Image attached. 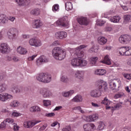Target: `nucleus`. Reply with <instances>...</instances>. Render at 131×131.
<instances>
[{
    "mask_svg": "<svg viewBox=\"0 0 131 131\" xmlns=\"http://www.w3.org/2000/svg\"><path fill=\"white\" fill-rule=\"evenodd\" d=\"M7 35L9 39H16L19 36V31L16 28H12L9 30Z\"/></svg>",
    "mask_w": 131,
    "mask_h": 131,
    "instance_id": "423d86ee",
    "label": "nucleus"
},
{
    "mask_svg": "<svg viewBox=\"0 0 131 131\" xmlns=\"http://www.w3.org/2000/svg\"><path fill=\"white\" fill-rule=\"evenodd\" d=\"M8 21H9V20L11 22H14V21H15V19H16V18L14 17L10 16V17H8Z\"/></svg>",
    "mask_w": 131,
    "mask_h": 131,
    "instance_id": "338daca9",
    "label": "nucleus"
},
{
    "mask_svg": "<svg viewBox=\"0 0 131 131\" xmlns=\"http://www.w3.org/2000/svg\"><path fill=\"white\" fill-rule=\"evenodd\" d=\"M73 7L72 6V3L70 2H67L66 3V10L67 11H70L73 9Z\"/></svg>",
    "mask_w": 131,
    "mask_h": 131,
    "instance_id": "c9c22d12",
    "label": "nucleus"
},
{
    "mask_svg": "<svg viewBox=\"0 0 131 131\" xmlns=\"http://www.w3.org/2000/svg\"><path fill=\"white\" fill-rule=\"evenodd\" d=\"M105 23H106V21L105 20H99L97 22V25H99V26H103Z\"/></svg>",
    "mask_w": 131,
    "mask_h": 131,
    "instance_id": "603ef678",
    "label": "nucleus"
},
{
    "mask_svg": "<svg viewBox=\"0 0 131 131\" xmlns=\"http://www.w3.org/2000/svg\"><path fill=\"white\" fill-rule=\"evenodd\" d=\"M16 3L18 4L19 6H24V5H28V4L30 3V1H24V0H14Z\"/></svg>",
    "mask_w": 131,
    "mask_h": 131,
    "instance_id": "f704fd0d",
    "label": "nucleus"
},
{
    "mask_svg": "<svg viewBox=\"0 0 131 131\" xmlns=\"http://www.w3.org/2000/svg\"><path fill=\"white\" fill-rule=\"evenodd\" d=\"M124 95V94L122 92L117 93L115 94V95L114 96V98L115 99H119V98H122V97H123Z\"/></svg>",
    "mask_w": 131,
    "mask_h": 131,
    "instance_id": "a18cd8bd",
    "label": "nucleus"
},
{
    "mask_svg": "<svg viewBox=\"0 0 131 131\" xmlns=\"http://www.w3.org/2000/svg\"><path fill=\"white\" fill-rule=\"evenodd\" d=\"M74 94V91L73 90H70V91L68 92H65L63 94V97H68L70 96H72Z\"/></svg>",
    "mask_w": 131,
    "mask_h": 131,
    "instance_id": "58836bf2",
    "label": "nucleus"
},
{
    "mask_svg": "<svg viewBox=\"0 0 131 131\" xmlns=\"http://www.w3.org/2000/svg\"><path fill=\"white\" fill-rule=\"evenodd\" d=\"M77 21L81 25H88L89 20L88 18L84 17H80L77 19Z\"/></svg>",
    "mask_w": 131,
    "mask_h": 131,
    "instance_id": "412c9836",
    "label": "nucleus"
},
{
    "mask_svg": "<svg viewBox=\"0 0 131 131\" xmlns=\"http://www.w3.org/2000/svg\"><path fill=\"white\" fill-rule=\"evenodd\" d=\"M113 29L111 27H106L104 29V31L107 32H110V31H112Z\"/></svg>",
    "mask_w": 131,
    "mask_h": 131,
    "instance_id": "13d9d810",
    "label": "nucleus"
},
{
    "mask_svg": "<svg viewBox=\"0 0 131 131\" xmlns=\"http://www.w3.org/2000/svg\"><path fill=\"white\" fill-rule=\"evenodd\" d=\"M57 124H58V127H60V124L57 121L53 122L51 124V126H52V127H54V126H56V125H57Z\"/></svg>",
    "mask_w": 131,
    "mask_h": 131,
    "instance_id": "680f3d73",
    "label": "nucleus"
},
{
    "mask_svg": "<svg viewBox=\"0 0 131 131\" xmlns=\"http://www.w3.org/2000/svg\"><path fill=\"white\" fill-rule=\"evenodd\" d=\"M95 74L97 75H104L106 74V70L104 69H97L95 71Z\"/></svg>",
    "mask_w": 131,
    "mask_h": 131,
    "instance_id": "2f4dec72",
    "label": "nucleus"
},
{
    "mask_svg": "<svg viewBox=\"0 0 131 131\" xmlns=\"http://www.w3.org/2000/svg\"><path fill=\"white\" fill-rule=\"evenodd\" d=\"M98 40L99 44L103 46L107 42V38H105V37H99Z\"/></svg>",
    "mask_w": 131,
    "mask_h": 131,
    "instance_id": "72a5a7b5",
    "label": "nucleus"
},
{
    "mask_svg": "<svg viewBox=\"0 0 131 131\" xmlns=\"http://www.w3.org/2000/svg\"><path fill=\"white\" fill-rule=\"evenodd\" d=\"M13 99V96L9 93L0 94V101L1 102H6L8 100Z\"/></svg>",
    "mask_w": 131,
    "mask_h": 131,
    "instance_id": "ddd939ff",
    "label": "nucleus"
},
{
    "mask_svg": "<svg viewBox=\"0 0 131 131\" xmlns=\"http://www.w3.org/2000/svg\"><path fill=\"white\" fill-rule=\"evenodd\" d=\"M46 116H47V117H54V116H55V113H48L46 114Z\"/></svg>",
    "mask_w": 131,
    "mask_h": 131,
    "instance_id": "052dcab7",
    "label": "nucleus"
},
{
    "mask_svg": "<svg viewBox=\"0 0 131 131\" xmlns=\"http://www.w3.org/2000/svg\"><path fill=\"white\" fill-rule=\"evenodd\" d=\"M12 116H14V117H18V116H21V114L14 112L12 113Z\"/></svg>",
    "mask_w": 131,
    "mask_h": 131,
    "instance_id": "5fc2aeb1",
    "label": "nucleus"
},
{
    "mask_svg": "<svg viewBox=\"0 0 131 131\" xmlns=\"http://www.w3.org/2000/svg\"><path fill=\"white\" fill-rule=\"evenodd\" d=\"M30 46L35 47V48H38L41 46V41L35 38H32L29 40Z\"/></svg>",
    "mask_w": 131,
    "mask_h": 131,
    "instance_id": "1a4fd4ad",
    "label": "nucleus"
},
{
    "mask_svg": "<svg viewBox=\"0 0 131 131\" xmlns=\"http://www.w3.org/2000/svg\"><path fill=\"white\" fill-rule=\"evenodd\" d=\"M72 101L76 103H80L82 102V97L81 95H77L72 99Z\"/></svg>",
    "mask_w": 131,
    "mask_h": 131,
    "instance_id": "c756f323",
    "label": "nucleus"
},
{
    "mask_svg": "<svg viewBox=\"0 0 131 131\" xmlns=\"http://www.w3.org/2000/svg\"><path fill=\"white\" fill-rule=\"evenodd\" d=\"M105 127V124L104 122L100 121L99 122L97 130H103Z\"/></svg>",
    "mask_w": 131,
    "mask_h": 131,
    "instance_id": "4c0bfd02",
    "label": "nucleus"
},
{
    "mask_svg": "<svg viewBox=\"0 0 131 131\" xmlns=\"http://www.w3.org/2000/svg\"><path fill=\"white\" fill-rule=\"evenodd\" d=\"M101 62L103 63V64H106V65H111V60L109 58V55H106L104 57L103 60L101 61Z\"/></svg>",
    "mask_w": 131,
    "mask_h": 131,
    "instance_id": "bb28decb",
    "label": "nucleus"
},
{
    "mask_svg": "<svg viewBox=\"0 0 131 131\" xmlns=\"http://www.w3.org/2000/svg\"><path fill=\"white\" fill-rule=\"evenodd\" d=\"M123 76L124 78H126V79H128V80L131 79V74L125 73L123 74Z\"/></svg>",
    "mask_w": 131,
    "mask_h": 131,
    "instance_id": "de8ad7c7",
    "label": "nucleus"
},
{
    "mask_svg": "<svg viewBox=\"0 0 131 131\" xmlns=\"http://www.w3.org/2000/svg\"><path fill=\"white\" fill-rule=\"evenodd\" d=\"M40 121L33 120V121H27L24 123V126L26 128H32L34 125L39 123Z\"/></svg>",
    "mask_w": 131,
    "mask_h": 131,
    "instance_id": "9b49d317",
    "label": "nucleus"
},
{
    "mask_svg": "<svg viewBox=\"0 0 131 131\" xmlns=\"http://www.w3.org/2000/svg\"><path fill=\"white\" fill-rule=\"evenodd\" d=\"M17 53L20 55H26L28 53L27 49L22 47H18L16 50Z\"/></svg>",
    "mask_w": 131,
    "mask_h": 131,
    "instance_id": "5701e85b",
    "label": "nucleus"
},
{
    "mask_svg": "<svg viewBox=\"0 0 131 131\" xmlns=\"http://www.w3.org/2000/svg\"><path fill=\"white\" fill-rule=\"evenodd\" d=\"M31 14L33 15V16H38L39 15H40V9H39V8L33 9L31 11Z\"/></svg>",
    "mask_w": 131,
    "mask_h": 131,
    "instance_id": "473e14b6",
    "label": "nucleus"
},
{
    "mask_svg": "<svg viewBox=\"0 0 131 131\" xmlns=\"http://www.w3.org/2000/svg\"><path fill=\"white\" fill-rule=\"evenodd\" d=\"M84 131H93L96 129V126L93 123L85 124L83 125Z\"/></svg>",
    "mask_w": 131,
    "mask_h": 131,
    "instance_id": "dca6fc26",
    "label": "nucleus"
},
{
    "mask_svg": "<svg viewBox=\"0 0 131 131\" xmlns=\"http://www.w3.org/2000/svg\"><path fill=\"white\" fill-rule=\"evenodd\" d=\"M60 80L62 82H64L65 83H67L68 81H69V79L66 76H62L60 77Z\"/></svg>",
    "mask_w": 131,
    "mask_h": 131,
    "instance_id": "37998d69",
    "label": "nucleus"
},
{
    "mask_svg": "<svg viewBox=\"0 0 131 131\" xmlns=\"http://www.w3.org/2000/svg\"><path fill=\"white\" fill-rule=\"evenodd\" d=\"M49 62V59L45 56H41L36 60V64L38 66L41 65L42 63H47Z\"/></svg>",
    "mask_w": 131,
    "mask_h": 131,
    "instance_id": "a211bd4d",
    "label": "nucleus"
},
{
    "mask_svg": "<svg viewBox=\"0 0 131 131\" xmlns=\"http://www.w3.org/2000/svg\"><path fill=\"white\" fill-rule=\"evenodd\" d=\"M71 130V127L70 126H67L62 128V131H70Z\"/></svg>",
    "mask_w": 131,
    "mask_h": 131,
    "instance_id": "6e6d98bb",
    "label": "nucleus"
},
{
    "mask_svg": "<svg viewBox=\"0 0 131 131\" xmlns=\"http://www.w3.org/2000/svg\"><path fill=\"white\" fill-rule=\"evenodd\" d=\"M58 10H59V5H54L52 7V11H53V12H57Z\"/></svg>",
    "mask_w": 131,
    "mask_h": 131,
    "instance_id": "09e8293b",
    "label": "nucleus"
},
{
    "mask_svg": "<svg viewBox=\"0 0 131 131\" xmlns=\"http://www.w3.org/2000/svg\"><path fill=\"white\" fill-rule=\"evenodd\" d=\"M36 79L38 81L41 82L49 83V82H51V80H52V76H51V75L41 73L40 74L37 75Z\"/></svg>",
    "mask_w": 131,
    "mask_h": 131,
    "instance_id": "20e7f679",
    "label": "nucleus"
},
{
    "mask_svg": "<svg viewBox=\"0 0 131 131\" xmlns=\"http://www.w3.org/2000/svg\"><path fill=\"white\" fill-rule=\"evenodd\" d=\"M54 26H59V27H68L69 21L68 16H63L58 19L54 24Z\"/></svg>",
    "mask_w": 131,
    "mask_h": 131,
    "instance_id": "39448f33",
    "label": "nucleus"
},
{
    "mask_svg": "<svg viewBox=\"0 0 131 131\" xmlns=\"http://www.w3.org/2000/svg\"><path fill=\"white\" fill-rule=\"evenodd\" d=\"M55 36L58 39H64L67 37V33L65 31H58L55 33Z\"/></svg>",
    "mask_w": 131,
    "mask_h": 131,
    "instance_id": "4468645a",
    "label": "nucleus"
},
{
    "mask_svg": "<svg viewBox=\"0 0 131 131\" xmlns=\"http://www.w3.org/2000/svg\"><path fill=\"white\" fill-rule=\"evenodd\" d=\"M43 24L42 22L40 21V19H35L33 23L32 27L33 28H40Z\"/></svg>",
    "mask_w": 131,
    "mask_h": 131,
    "instance_id": "aec40b11",
    "label": "nucleus"
},
{
    "mask_svg": "<svg viewBox=\"0 0 131 131\" xmlns=\"http://www.w3.org/2000/svg\"><path fill=\"white\" fill-rule=\"evenodd\" d=\"M98 51H99V48L95 46H93L90 50L89 52L90 53H97Z\"/></svg>",
    "mask_w": 131,
    "mask_h": 131,
    "instance_id": "79ce46f5",
    "label": "nucleus"
},
{
    "mask_svg": "<svg viewBox=\"0 0 131 131\" xmlns=\"http://www.w3.org/2000/svg\"><path fill=\"white\" fill-rule=\"evenodd\" d=\"M12 60L14 61V62H18L19 61H20V59H19V58H18L17 57H12Z\"/></svg>",
    "mask_w": 131,
    "mask_h": 131,
    "instance_id": "0e129e2a",
    "label": "nucleus"
},
{
    "mask_svg": "<svg viewBox=\"0 0 131 131\" xmlns=\"http://www.w3.org/2000/svg\"><path fill=\"white\" fill-rule=\"evenodd\" d=\"M11 49L7 43H2L0 45V52L2 54H8Z\"/></svg>",
    "mask_w": 131,
    "mask_h": 131,
    "instance_id": "f8f14e48",
    "label": "nucleus"
},
{
    "mask_svg": "<svg viewBox=\"0 0 131 131\" xmlns=\"http://www.w3.org/2000/svg\"><path fill=\"white\" fill-rule=\"evenodd\" d=\"M36 57H37V54L33 55L32 56L29 57L28 60V61H33V60H34V58H36Z\"/></svg>",
    "mask_w": 131,
    "mask_h": 131,
    "instance_id": "3c124183",
    "label": "nucleus"
},
{
    "mask_svg": "<svg viewBox=\"0 0 131 131\" xmlns=\"http://www.w3.org/2000/svg\"><path fill=\"white\" fill-rule=\"evenodd\" d=\"M75 77L79 79L81 81H83L84 78V72L83 71H77L75 72Z\"/></svg>",
    "mask_w": 131,
    "mask_h": 131,
    "instance_id": "2eb2a0df",
    "label": "nucleus"
},
{
    "mask_svg": "<svg viewBox=\"0 0 131 131\" xmlns=\"http://www.w3.org/2000/svg\"><path fill=\"white\" fill-rule=\"evenodd\" d=\"M105 50H107L108 51H110V50H111V47L109 46L103 47L102 48V51H105Z\"/></svg>",
    "mask_w": 131,
    "mask_h": 131,
    "instance_id": "774afa93",
    "label": "nucleus"
},
{
    "mask_svg": "<svg viewBox=\"0 0 131 131\" xmlns=\"http://www.w3.org/2000/svg\"><path fill=\"white\" fill-rule=\"evenodd\" d=\"M29 111L34 113L35 112H40V107L36 105L30 107Z\"/></svg>",
    "mask_w": 131,
    "mask_h": 131,
    "instance_id": "cd10ccee",
    "label": "nucleus"
},
{
    "mask_svg": "<svg viewBox=\"0 0 131 131\" xmlns=\"http://www.w3.org/2000/svg\"><path fill=\"white\" fill-rule=\"evenodd\" d=\"M19 105L20 102L17 100H13L10 104L11 107H18Z\"/></svg>",
    "mask_w": 131,
    "mask_h": 131,
    "instance_id": "ea45409f",
    "label": "nucleus"
},
{
    "mask_svg": "<svg viewBox=\"0 0 131 131\" xmlns=\"http://www.w3.org/2000/svg\"><path fill=\"white\" fill-rule=\"evenodd\" d=\"M43 103L44 106H46V107L51 105V101L50 100H43Z\"/></svg>",
    "mask_w": 131,
    "mask_h": 131,
    "instance_id": "8fccbe9b",
    "label": "nucleus"
},
{
    "mask_svg": "<svg viewBox=\"0 0 131 131\" xmlns=\"http://www.w3.org/2000/svg\"><path fill=\"white\" fill-rule=\"evenodd\" d=\"M8 86L7 84L3 83L0 84V93H4V92H6L7 91V88Z\"/></svg>",
    "mask_w": 131,
    "mask_h": 131,
    "instance_id": "e433bc0d",
    "label": "nucleus"
},
{
    "mask_svg": "<svg viewBox=\"0 0 131 131\" xmlns=\"http://www.w3.org/2000/svg\"><path fill=\"white\" fill-rule=\"evenodd\" d=\"M13 124H14L13 125L14 130L15 131L19 130V128H20V127H19L18 125H17V124L13 123Z\"/></svg>",
    "mask_w": 131,
    "mask_h": 131,
    "instance_id": "4d7b16f0",
    "label": "nucleus"
},
{
    "mask_svg": "<svg viewBox=\"0 0 131 131\" xmlns=\"http://www.w3.org/2000/svg\"><path fill=\"white\" fill-rule=\"evenodd\" d=\"M14 119L11 118L6 119L3 122L1 123L0 125V128H4L6 127V125L9 123V124H13L14 123Z\"/></svg>",
    "mask_w": 131,
    "mask_h": 131,
    "instance_id": "f3484780",
    "label": "nucleus"
},
{
    "mask_svg": "<svg viewBox=\"0 0 131 131\" xmlns=\"http://www.w3.org/2000/svg\"><path fill=\"white\" fill-rule=\"evenodd\" d=\"M121 86V81L120 79L113 80L110 82V88L112 90H115L117 88L119 89Z\"/></svg>",
    "mask_w": 131,
    "mask_h": 131,
    "instance_id": "6e6552de",
    "label": "nucleus"
},
{
    "mask_svg": "<svg viewBox=\"0 0 131 131\" xmlns=\"http://www.w3.org/2000/svg\"><path fill=\"white\" fill-rule=\"evenodd\" d=\"M60 43H59L58 40L54 41L51 45L52 47H57V46H59Z\"/></svg>",
    "mask_w": 131,
    "mask_h": 131,
    "instance_id": "864d4df0",
    "label": "nucleus"
},
{
    "mask_svg": "<svg viewBox=\"0 0 131 131\" xmlns=\"http://www.w3.org/2000/svg\"><path fill=\"white\" fill-rule=\"evenodd\" d=\"M97 83L99 89H95L90 92V96L92 98H100L102 96L101 91H105L107 89V82L103 80H99Z\"/></svg>",
    "mask_w": 131,
    "mask_h": 131,
    "instance_id": "f03ea898",
    "label": "nucleus"
},
{
    "mask_svg": "<svg viewBox=\"0 0 131 131\" xmlns=\"http://www.w3.org/2000/svg\"><path fill=\"white\" fill-rule=\"evenodd\" d=\"M22 37H23V38H24V39H27V38H30V35H29L28 34H23Z\"/></svg>",
    "mask_w": 131,
    "mask_h": 131,
    "instance_id": "e2e57ef3",
    "label": "nucleus"
},
{
    "mask_svg": "<svg viewBox=\"0 0 131 131\" xmlns=\"http://www.w3.org/2000/svg\"><path fill=\"white\" fill-rule=\"evenodd\" d=\"M126 56H131V47L126 46Z\"/></svg>",
    "mask_w": 131,
    "mask_h": 131,
    "instance_id": "c03bdc74",
    "label": "nucleus"
},
{
    "mask_svg": "<svg viewBox=\"0 0 131 131\" xmlns=\"http://www.w3.org/2000/svg\"><path fill=\"white\" fill-rule=\"evenodd\" d=\"M120 20H121V17L119 15H115L110 18V21L113 23H119Z\"/></svg>",
    "mask_w": 131,
    "mask_h": 131,
    "instance_id": "4be33fe9",
    "label": "nucleus"
},
{
    "mask_svg": "<svg viewBox=\"0 0 131 131\" xmlns=\"http://www.w3.org/2000/svg\"><path fill=\"white\" fill-rule=\"evenodd\" d=\"M21 91H22V88H21V87H12V91L13 93L17 94V93H20Z\"/></svg>",
    "mask_w": 131,
    "mask_h": 131,
    "instance_id": "a19ab883",
    "label": "nucleus"
},
{
    "mask_svg": "<svg viewBox=\"0 0 131 131\" xmlns=\"http://www.w3.org/2000/svg\"><path fill=\"white\" fill-rule=\"evenodd\" d=\"M39 93L42 95L43 98H50V97H52L53 95L52 92L47 88L40 89L39 90Z\"/></svg>",
    "mask_w": 131,
    "mask_h": 131,
    "instance_id": "9d476101",
    "label": "nucleus"
},
{
    "mask_svg": "<svg viewBox=\"0 0 131 131\" xmlns=\"http://www.w3.org/2000/svg\"><path fill=\"white\" fill-rule=\"evenodd\" d=\"M99 58L98 57H92L90 58V64L91 66H96V64H97V62L98 61V59Z\"/></svg>",
    "mask_w": 131,
    "mask_h": 131,
    "instance_id": "c85d7f7f",
    "label": "nucleus"
},
{
    "mask_svg": "<svg viewBox=\"0 0 131 131\" xmlns=\"http://www.w3.org/2000/svg\"><path fill=\"white\" fill-rule=\"evenodd\" d=\"M131 40V35L128 34L122 35L119 38V41L121 43H123L124 45H127L129 43Z\"/></svg>",
    "mask_w": 131,
    "mask_h": 131,
    "instance_id": "0eeeda50",
    "label": "nucleus"
},
{
    "mask_svg": "<svg viewBox=\"0 0 131 131\" xmlns=\"http://www.w3.org/2000/svg\"><path fill=\"white\" fill-rule=\"evenodd\" d=\"M8 17L4 14H0V24L8 23Z\"/></svg>",
    "mask_w": 131,
    "mask_h": 131,
    "instance_id": "b1692460",
    "label": "nucleus"
},
{
    "mask_svg": "<svg viewBox=\"0 0 131 131\" xmlns=\"http://www.w3.org/2000/svg\"><path fill=\"white\" fill-rule=\"evenodd\" d=\"M130 18V15H124L123 17L124 24H127L128 22H131Z\"/></svg>",
    "mask_w": 131,
    "mask_h": 131,
    "instance_id": "7c9ffc66",
    "label": "nucleus"
},
{
    "mask_svg": "<svg viewBox=\"0 0 131 131\" xmlns=\"http://www.w3.org/2000/svg\"><path fill=\"white\" fill-rule=\"evenodd\" d=\"M73 110H77L78 111L81 112V113H82V114H84V113H85V112H84L83 110H82L81 107L79 106L74 107Z\"/></svg>",
    "mask_w": 131,
    "mask_h": 131,
    "instance_id": "49530a36",
    "label": "nucleus"
},
{
    "mask_svg": "<svg viewBox=\"0 0 131 131\" xmlns=\"http://www.w3.org/2000/svg\"><path fill=\"white\" fill-rule=\"evenodd\" d=\"M52 56L56 60L62 61L66 57V51L60 47H55L52 50Z\"/></svg>",
    "mask_w": 131,
    "mask_h": 131,
    "instance_id": "7ed1b4c3",
    "label": "nucleus"
},
{
    "mask_svg": "<svg viewBox=\"0 0 131 131\" xmlns=\"http://www.w3.org/2000/svg\"><path fill=\"white\" fill-rule=\"evenodd\" d=\"M117 52L121 55V56H126V46L119 48Z\"/></svg>",
    "mask_w": 131,
    "mask_h": 131,
    "instance_id": "393cba45",
    "label": "nucleus"
},
{
    "mask_svg": "<svg viewBox=\"0 0 131 131\" xmlns=\"http://www.w3.org/2000/svg\"><path fill=\"white\" fill-rule=\"evenodd\" d=\"M101 103L102 104H103V105H106V109H111V107L109 106V105H110L111 102L109 101L107 97L104 98Z\"/></svg>",
    "mask_w": 131,
    "mask_h": 131,
    "instance_id": "a878e982",
    "label": "nucleus"
},
{
    "mask_svg": "<svg viewBox=\"0 0 131 131\" xmlns=\"http://www.w3.org/2000/svg\"><path fill=\"white\" fill-rule=\"evenodd\" d=\"M84 48H86V46L81 45L75 49L74 53L78 57H75L71 60V63L73 67H85L86 66L88 61L82 58L84 56V53L82 50Z\"/></svg>",
    "mask_w": 131,
    "mask_h": 131,
    "instance_id": "f257e3e1",
    "label": "nucleus"
},
{
    "mask_svg": "<svg viewBox=\"0 0 131 131\" xmlns=\"http://www.w3.org/2000/svg\"><path fill=\"white\" fill-rule=\"evenodd\" d=\"M99 116L98 115L95 114L86 117V121L88 122H93L97 120Z\"/></svg>",
    "mask_w": 131,
    "mask_h": 131,
    "instance_id": "6ab92c4d",
    "label": "nucleus"
},
{
    "mask_svg": "<svg viewBox=\"0 0 131 131\" xmlns=\"http://www.w3.org/2000/svg\"><path fill=\"white\" fill-rule=\"evenodd\" d=\"M121 104L120 103H117L116 105H114V108L116 110H118L119 109V107H121Z\"/></svg>",
    "mask_w": 131,
    "mask_h": 131,
    "instance_id": "bf43d9fd",
    "label": "nucleus"
},
{
    "mask_svg": "<svg viewBox=\"0 0 131 131\" xmlns=\"http://www.w3.org/2000/svg\"><path fill=\"white\" fill-rule=\"evenodd\" d=\"M48 126V124H45L44 125H43L40 128V130H43L45 129H46V128H47V127Z\"/></svg>",
    "mask_w": 131,
    "mask_h": 131,
    "instance_id": "69168bd1",
    "label": "nucleus"
}]
</instances>
